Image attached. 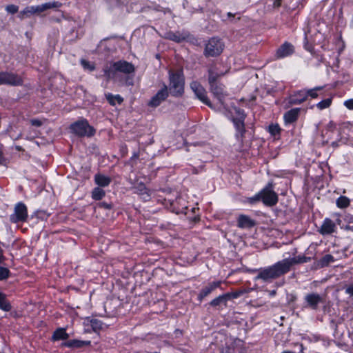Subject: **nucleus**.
Here are the masks:
<instances>
[{"label": "nucleus", "instance_id": "e2e57ef3", "mask_svg": "<svg viewBox=\"0 0 353 353\" xmlns=\"http://www.w3.org/2000/svg\"><path fill=\"white\" fill-rule=\"evenodd\" d=\"M352 26H353V20H352Z\"/></svg>", "mask_w": 353, "mask_h": 353}, {"label": "nucleus", "instance_id": "37998d69", "mask_svg": "<svg viewBox=\"0 0 353 353\" xmlns=\"http://www.w3.org/2000/svg\"><path fill=\"white\" fill-rule=\"evenodd\" d=\"M305 48L306 50L310 52L313 50V46L309 43L307 33H305Z\"/></svg>", "mask_w": 353, "mask_h": 353}, {"label": "nucleus", "instance_id": "603ef678", "mask_svg": "<svg viewBox=\"0 0 353 353\" xmlns=\"http://www.w3.org/2000/svg\"><path fill=\"white\" fill-rule=\"evenodd\" d=\"M232 350V347H230V346H226L225 348L223 350L221 353H231Z\"/></svg>", "mask_w": 353, "mask_h": 353}, {"label": "nucleus", "instance_id": "423d86ee", "mask_svg": "<svg viewBox=\"0 0 353 353\" xmlns=\"http://www.w3.org/2000/svg\"><path fill=\"white\" fill-rule=\"evenodd\" d=\"M28 208L26 205L22 203H17L14 208V212L10 216V221L13 223H23L28 219Z\"/></svg>", "mask_w": 353, "mask_h": 353}, {"label": "nucleus", "instance_id": "f704fd0d", "mask_svg": "<svg viewBox=\"0 0 353 353\" xmlns=\"http://www.w3.org/2000/svg\"><path fill=\"white\" fill-rule=\"evenodd\" d=\"M10 276V271L8 268L0 265V281L8 279Z\"/></svg>", "mask_w": 353, "mask_h": 353}, {"label": "nucleus", "instance_id": "09e8293b", "mask_svg": "<svg viewBox=\"0 0 353 353\" xmlns=\"http://www.w3.org/2000/svg\"><path fill=\"white\" fill-rule=\"evenodd\" d=\"M99 206L100 208H103L108 209V210H110L112 208V205L111 203H108L106 202L99 203Z\"/></svg>", "mask_w": 353, "mask_h": 353}, {"label": "nucleus", "instance_id": "ddd939ff", "mask_svg": "<svg viewBox=\"0 0 353 353\" xmlns=\"http://www.w3.org/2000/svg\"><path fill=\"white\" fill-rule=\"evenodd\" d=\"M220 63H213L209 66L208 72V82L217 81L218 79L224 76L227 73L226 71H223L220 68Z\"/></svg>", "mask_w": 353, "mask_h": 353}, {"label": "nucleus", "instance_id": "dca6fc26", "mask_svg": "<svg viewBox=\"0 0 353 353\" xmlns=\"http://www.w3.org/2000/svg\"><path fill=\"white\" fill-rule=\"evenodd\" d=\"M221 285V281H213L205 286L198 294V299L201 301Z\"/></svg>", "mask_w": 353, "mask_h": 353}, {"label": "nucleus", "instance_id": "6e6552de", "mask_svg": "<svg viewBox=\"0 0 353 353\" xmlns=\"http://www.w3.org/2000/svg\"><path fill=\"white\" fill-rule=\"evenodd\" d=\"M23 83L22 77L17 74L10 72H0V85L19 86L22 85Z\"/></svg>", "mask_w": 353, "mask_h": 353}, {"label": "nucleus", "instance_id": "7ed1b4c3", "mask_svg": "<svg viewBox=\"0 0 353 353\" xmlns=\"http://www.w3.org/2000/svg\"><path fill=\"white\" fill-rule=\"evenodd\" d=\"M70 129L72 132L78 137H90L94 135L95 129L90 125L88 121L85 119L79 120L71 124Z\"/></svg>", "mask_w": 353, "mask_h": 353}, {"label": "nucleus", "instance_id": "72a5a7b5", "mask_svg": "<svg viewBox=\"0 0 353 353\" xmlns=\"http://www.w3.org/2000/svg\"><path fill=\"white\" fill-rule=\"evenodd\" d=\"M332 100L331 98H327L318 103L316 105V106L317 107L318 109L322 110L323 109L329 108L332 104Z\"/></svg>", "mask_w": 353, "mask_h": 353}, {"label": "nucleus", "instance_id": "393cba45", "mask_svg": "<svg viewBox=\"0 0 353 353\" xmlns=\"http://www.w3.org/2000/svg\"><path fill=\"white\" fill-rule=\"evenodd\" d=\"M69 338V334L64 328L57 329L52 336V341H56L59 340H66Z\"/></svg>", "mask_w": 353, "mask_h": 353}, {"label": "nucleus", "instance_id": "b1692460", "mask_svg": "<svg viewBox=\"0 0 353 353\" xmlns=\"http://www.w3.org/2000/svg\"><path fill=\"white\" fill-rule=\"evenodd\" d=\"M111 181L112 179L110 177L106 176L103 174H97L94 176V182L100 187L108 186Z\"/></svg>", "mask_w": 353, "mask_h": 353}, {"label": "nucleus", "instance_id": "2eb2a0df", "mask_svg": "<svg viewBox=\"0 0 353 353\" xmlns=\"http://www.w3.org/2000/svg\"><path fill=\"white\" fill-rule=\"evenodd\" d=\"M305 302L307 303V307L316 310L318 309V305L320 303L323 302V299L319 294L310 293L305 296Z\"/></svg>", "mask_w": 353, "mask_h": 353}, {"label": "nucleus", "instance_id": "4d7b16f0", "mask_svg": "<svg viewBox=\"0 0 353 353\" xmlns=\"http://www.w3.org/2000/svg\"><path fill=\"white\" fill-rule=\"evenodd\" d=\"M276 290H271V291H269V294L271 296H273L276 294Z\"/></svg>", "mask_w": 353, "mask_h": 353}, {"label": "nucleus", "instance_id": "bb28decb", "mask_svg": "<svg viewBox=\"0 0 353 353\" xmlns=\"http://www.w3.org/2000/svg\"><path fill=\"white\" fill-rule=\"evenodd\" d=\"M228 296H227L226 294L220 295L218 297L212 300L210 303V305L212 307H216L222 303L226 305L227 301H228Z\"/></svg>", "mask_w": 353, "mask_h": 353}, {"label": "nucleus", "instance_id": "5701e85b", "mask_svg": "<svg viewBox=\"0 0 353 353\" xmlns=\"http://www.w3.org/2000/svg\"><path fill=\"white\" fill-rule=\"evenodd\" d=\"M310 261V257H306L304 256H298L294 257V258L285 259L283 260V262L287 263V265H288V272H289L291 269V267L293 265L307 263Z\"/></svg>", "mask_w": 353, "mask_h": 353}, {"label": "nucleus", "instance_id": "20e7f679", "mask_svg": "<svg viewBox=\"0 0 353 353\" xmlns=\"http://www.w3.org/2000/svg\"><path fill=\"white\" fill-rule=\"evenodd\" d=\"M224 45L221 39L212 37L205 44L203 54L206 57H214L221 54L223 50Z\"/></svg>", "mask_w": 353, "mask_h": 353}, {"label": "nucleus", "instance_id": "c9c22d12", "mask_svg": "<svg viewBox=\"0 0 353 353\" xmlns=\"http://www.w3.org/2000/svg\"><path fill=\"white\" fill-rule=\"evenodd\" d=\"M322 89H323V87L319 86V87H315L312 89L306 90L307 98L309 96L313 99L316 98L318 97L317 92L319 90H321Z\"/></svg>", "mask_w": 353, "mask_h": 353}, {"label": "nucleus", "instance_id": "473e14b6", "mask_svg": "<svg viewBox=\"0 0 353 353\" xmlns=\"http://www.w3.org/2000/svg\"><path fill=\"white\" fill-rule=\"evenodd\" d=\"M334 259L332 255L326 254L320 259L319 263L321 267H325L327 266L330 263L334 262Z\"/></svg>", "mask_w": 353, "mask_h": 353}, {"label": "nucleus", "instance_id": "3c124183", "mask_svg": "<svg viewBox=\"0 0 353 353\" xmlns=\"http://www.w3.org/2000/svg\"><path fill=\"white\" fill-rule=\"evenodd\" d=\"M273 6L274 8H279L281 6V0H274Z\"/></svg>", "mask_w": 353, "mask_h": 353}, {"label": "nucleus", "instance_id": "6ab92c4d", "mask_svg": "<svg viewBox=\"0 0 353 353\" xmlns=\"http://www.w3.org/2000/svg\"><path fill=\"white\" fill-rule=\"evenodd\" d=\"M307 99L306 90H302L295 92L289 97V103L290 105H298L304 102Z\"/></svg>", "mask_w": 353, "mask_h": 353}, {"label": "nucleus", "instance_id": "f3484780", "mask_svg": "<svg viewBox=\"0 0 353 353\" xmlns=\"http://www.w3.org/2000/svg\"><path fill=\"white\" fill-rule=\"evenodd\" d=\"M255 220L245 214H240L237 218V226L241 229H250L255 226Z\"/></svg>", "mask_w": 353, "mask_h": 353}, {"label": "nucleus", "instance_id": "4be33fe9", "mask_svg": "<svg viewBox=\"0 0 353 353\" xmlns=\"http://www.w3.org/2000/svg\"><path fill=\"white\" fill-rule=\"evenodd\" d=\"M300 108H293L284 114L283 118L286 123H292L295 122L299 117Z\"/></svg>", "mask_w": 353, "mask_h": 353}, {"label": "nucleus", "instance_id": "680f3d73", "mask_svg": "<svg viewBox=\"0 0 353 353\" xmlns=\"http://www.w3.org/2000/svg\"><path fill=\"white\" fill-rule=\"evenodd\" d=\"M255 99V97H252V100L254 101Z\"/></svg>", "mask_w": 353, "mask_h": 353}, {"label": "nucleus", "instance_id": "9b49d317", "mask_svg": "<svg viewBox=\"0 0 353 353\" xmlns=\"http://www.w3.org/2000/svg\"><path fill=\"white\" fill-rule=\"evenodd\" d=\"M112 69L115 72H121L125 74H130L135 71L134 65L124 60L114 62L112 65Z\"/></svg>", "mask_w": 353, "mask_h": 353}, {"label": "nucleus", "instance_id": "8fccbe9b", "mask_svg": "<svg viewBox=\"0 0 353 353\" xmlns=\"http://www.w3.org/2000/svg\"><path fill=\"white\" fill-rule=\"evenodd\" d=\"M6 163V159L3 156V153L0 149V165H3Z\"/></svg>", "mask_w": 353, "mask_h": 353}, {"label": "nucleus", "instance_id": "1a4fd4ad", "mask_svg": "<svg viewBox=\"0 0 353 353\" xmlns=\"http://www.w3.org/2000/svg\"><path fill=\"white\" fill-rule=\"evenodd\" d=\"M190 88L198 99L210 108H213V105L207 96L205 89L199 81H194L191 82Z\"/></svg>", "mask_w": 353, "mask_h": 353}, {"label": "nucleus", "instance_id": "e433bc0d", "mask_svg": "<svg viewBox=\"0 0 353 353\" xmlns=\"http://www.w3.org/2000/svg\"><path fill=\"white\" fill-rule=\"evenodd\" d=\"M102 322L97 319L90 321V325L94 332L102 329Z\"/></svg>", "mask_w": 353, "mask_h": 353}, {"label": "nucleus", "instance_id": "412c9836", "mask_svg": "<svg viewBox=\"0 0 353 353\" xmlns=\"http://www.w3.org/2000/svg\"><path fill=\"white\" fill-rule=\"evenodd\" d=\"M244 120L245 119H232V121L236 130V137H237V139H239L241 141L245 137V133L246 132Z\"/></svg>", "mask_w": 353, "mask_h": 353}, {"label": "nucleus", "instance_id": "a878e982", "mask_svg": "<svg viewBox=\"0 0 353 353\" xmlns=\"http://www.w3.org/2000/svg\"><path fill=\"white\" fill-rule=\"evenodd\" d=\"M0 309L5 312H10L12 310V305L7 299L6 295L0 292Z\"/></svg>", "mask_w": 353, "mask_h": 353}, {"label": "nucleus", "instance_id": "4468645a", "mask_svg": "<svg viewBox=\"0 0 353 353\" xmlns=\"http://www.w3.org/2000/svg\"><path fill=\"white\" fill-rule=\"evenodd\" d=\"M294 52V47L289 42H285L276 52V57L278 59H282L292 55Z\"/></svg>", "mask_w": 353, "mask_h": 353}, {"label": "nucleus", "instance_id": "de8ad7c7", "mask_svg": "<svg viewBox=\"0 0 353 353\" xmlns=\"http://www.w3.org/2000/svg\"><path fill=\"white\" fill-rule=\"evenodd\" d=\"M344 105L349 110H353V99H349L344 102Z\"/></svg>", "mask_w": 353, "mask_h": 353}, {"label": "nucleus", "instance_id": "aec40b11", "mask_svg": "<svg viewBox=\"0 0 353 353\" xmlns=\"http://www.w3.org/2000/svg\"><path fill=\"white\" fill-rule=\"evenodd\" d=\"M90 341H81L77 339L69 340L63 342L61 345L71 348H81L84 346L90 345Z\"/></svg>", "mask_w": 353, "mask_h": 353}, {"label": "nucleus", "instance_id": "7c9ffc66", "mask_svg": "<svg viewBox=\"0 0 353 353\" xmlns=\"http://www.w3.org/2000/svg\"><path fill=\"white\" fill-rule=\"evenodd\" d=\"M167 38L171 41L180 43L185 39V37L180 34L179 32H168L167 34Z\"/></svg>", "mask_w": 353, "mask_h": 353}, {"label": "nucleus", "instance_id": "bf43d9fd", "mask_svg": "<svg viewBox=\"0 0 353 353\" xmlns=\"http://www.w3.org/2000/svg\"><path fill=\"white\" fill-rule=\"evenodd\" d=\"M228 16L229 17H234V14H233L232 13H231V12H228Z\"/></svg>", "mask_w": 353, "mask_h": 353}, {"label": "nucleus", "instance_id": "4c0bfd02", "mask_svg": "<svg viewBox=\"0 0 353 353\" xmlns=\"http://www.w3.org/2000/svg\"><path fill=\"white\" fill-rule=\"evenodd\" d=\"M268 131L272 135L276 136L280 134L281 128L278 124H271L269 125Z\"/></svg>", "mask_w": 353, "mask_h": 353}, {"label": "nucleus", "instance_id": "864d4df0", "mask_svg": "<svg viewBox=\"0 0 353 353\" xmlns=\"http://www.w3.org/2000/svg\"><path fill=\"white\" fill-rule=\"evenodd\" d=\"M301 350L300 352H295L293 351L285 350V351H283L281 353H302L303 352V346L302 344L301 345Z\"/></svg>", "mask_w": 353, "mask_h": 353}, {"label": "nucleus", "instance_id": "79ce46f5", "mask_svg": "<svg viewBox=\"0 0 353 353\" xmlns=\"http://www.w3.org/2000/svg\"><path fill=\"white\" fill-rule=\"evenodd\" d=\"M345 293L353 300V283L345 286Z\"/></svg>", "mask_w": 353, "mask_h": 353}, {"label": "nucleus", "instance_id": "a19ab883", "mask_svg": "<svg viewBox=\"0 0 353 353\" xmlns=\"http://www.w3.org/2000/svg\"><path fill=\"white\" fill-rule=\"evenodd\" d=\"M261 200V191L258 194L254 195V196L248 199L249 203L251 204H254Z\"/></svg>", "mask_w": 353, "mask_h": 353}, {"label": "nucleus", "instance_id": "f8f14e48", "mask_svg": "<svg viewBox=\"0 0 353 353\" xmlns=\"http://www.w3.org/2000/svg\"><path fill=\"white\" fill-rule=\"evenodd\" d=\"M169 96L168 86L163 84V88L154 95L148 102V105L152 108L158 107Z\"/></svg>", "mask_w": 353, "mask_h": 353}, {"label": "nucleus", "instance_id": "a18cd8bd", "mask_svg": "<svg viewBox=\"0 0 353 353\" xmlns=\"http://www.w3.org/2000/svg\"><path fill=\"white\" fill-rule=\"evenodd\" d=\"M335 128L336 123L332 121H330L326 125V129L332 132L334 131Z\"/></svg>", "mask_w": 353, "mask_h": 353}, {"label": "nucleus", "instance_id": "9d476101", "mask_svg": "<svg viewBox=\"0 0 353 353\" xmlns=\"http://www.w3.org/2000/svg\"><path fill=\"white\" fill-rule=\"evenodd\" d=\"M210 85V92L212 93L214 97L218 99L219 103L223 105L224 100L228 96L227 92L225 90V86L223 84L219 83L218 81L208 82Z\"/></svg>", "mask_w": 353, "mask_h": 353}, {"label": "nucleus", "instance_id": "5fc2aeb1", "mask_svg": "<svg viewBox=\"0 0 353 353\" xmlns=\"http://www.w3.org/2000/svg\"><path fill=\"white\" fill-rule=\"evenodd\" d=\"M105 74L108 77L110 78V76H111V71L110 70H105Z\"/></svg>", "mask_w": 353, "mask_h": 353}, {"label": "nucleus", "instance_id": "c756f323", "mask_svg": "<svg viewBox=\"0 0 353 353\" xmlns=\"http://www.w3.org/2000/svg\"><path fill=\"white\" fill-rule=\"evenodd\" d=\"M336 204L339 208H346L350 205V200L347 196H341L336 199Z\"/></svg>", "mask_w": 353, "mask_h": 353}, {"label": "nucleus", "instance_id": "f257e3e1", "mask_svg": "<svg viewBox=\"0 0 353 353\" xmlns=\"http://www.w3.org/2000/svg\"><path fill=\"white\" fill-rule=\"evenodd\" d=\"M288 272V265L287 263H284L283 260H281L271 266L259 270L256 279H261L265 282H270Z\"/></svg>", "mask_w": 353, "mask_h": 353}, {"label": "nucleus", "instance_id": "c03bdc74", "mask_svg": "<svg viewBox=\"0 0 353 353\" xmlns=\"http://www.w3.org/2000/svg\"><path fill=\"white\" fill-rule=\"evenodd\" d=\"M81 64L85 68H88L90 71L94 70L95 68L94 65H90V63L85 60H82Z\"/></svg>", "mask_w": 353, "mask_h": 353}, {"label": "nucleus", "instance_id": "39448f33", "mask_svg": "<svg viewBox=\"0 0 353 353\" xmlns=\"http://www.w3.org/2000/svg\"><path fill=\"white\" fill-rule=\"evenodd\" d=\"M61 3L58 1L48 2L37 6L26 7L23 11L20 12L19 17L23 19L24 16H30L35 13H40L48 9L60 7Z\"/></svg>", "mask_w": 353, "mask_h": 353}, {"label": "nucleus", "instance_id": "f03ea898", "mask_svg": "<svg viewBox=\"0 0 353 353\" xmlns=\"http://www.w3.org/2000/svg\"><path fill=\"white\" fill-rule=\"evenodd\" d=\"M169 87L171 94L174 97H181L184 93L185 78L182 69L176 72L169 71Z\"/></svg>", "mask_w": 353, "mask_h": 353}, {"label": "nucleus", "instance_id": "ea45409f", "mask_svg": "<svg viewBox=\"0 0 353 353\" xmlns=\"http://www.w3.org/2000/svg\"><path fill=\"white\" fill-rule=\"evenodd\" d=\"M6 10L9 13L15 14L18 12L19 7L16 5L10 4L6 6Z\"/></svg>", "mask_w": 353, "mask_h": 353}, {"label": "nucleus", "instance_id": "0eeeda50", "mask_svg": "<svg viewBox=\"0 0 353 353\" xmlns=\"http://www.w3.org/2000/svg\"><path fill=\"white\" fill-rule=\"evenodd\" d=\"M273 185L269 183L265 188L261 190V201L267 206H274L278 202V195L272 190Z\"/></svg>", "mask_w": 353, "mask_h": 353}, {"label": "nucleus", "instance_id": "2f4dec72", "mask_svg": "<svg viewBox=\"0 0 353 353\" xmlns=\"http://www.w3.org/2000/svg\"><path fill=\"white\" fill-rule=\"evenodd\" d=\"M248 292V291L245 289H240L234 292L226 293V294L227 296H229L228 299L230 300L232 299H237Z\"/></svg>", "mask_w": 353, "mask_h": 353}, {"label": "nucleus", "instance_id": "49530a36", "mask_svg": "<svg viewBox=\"0 0 353 353\" xmlns=\"http://www.w3.org/2000/svg\"><path fill=\"white\" fill-rule=\"evenodd\" d=\"M30 122L32 125L37 127H40L43 124L41 121L37 119H31Z\"/></svg>", "mask_w": 353, "mask_h": 353}, {"label": "nucleus", "instance_id": "cd10ccee", "mask_svg": "<svg viewBox=\"0 0 353 353\" xmlns=\"http://www.w3.org/2000/svg\"><path fill=\"white\" fill-rule=\"evenodd\" d=\"M105 97L108 103L112 105H114L116 102L118 104H121L123 101V99L119 94L113 95L110 93H108L105 94Z\"/></svg>", "mask_w": 353, "mask_h": 353}, {"label": "nucleus", "instance_id": "052dcab7", "mask_svg": "<svg viewBox=\"0 0 353 353\" xmlns=\"http://www.w3.org/2000/svg\"><path fill=\"white\" fill-rule=\"evenodd\" d=\"M349 222L350 223H353V217L350 218Z\"/></svg>", "mask_w": 353, "mask_h": 353}, {"label": "nucleus", "instance_id": "58836bf2", "mask_svg": "<svg viewBox=\"0 0 353 353\" xmlns=\"http://www.w3.org/2000/svg\"><path fill=\"white\" fill-rule=\"evenodd\" d=\"M234 110L235 113L236 114V115L238 116V117L233 118L232 119H245L246 114H245L243 110H242L239 108H237V107H234Z\"/></svg>", "mask_w": 353, "mask_h": 353}, {"label": "nucleus", "instance_id": "6e6d98bb", "mask_svg": "<svg viewBox=\"0 0 353 353\" xmlns=\"http://www.w3.org/2000/svg\"><path fill=\"white\" fill-rule=\"evenodd\" d=\"M15 149L17 151H23L24 150L23 149V148L20 145H16L15 146Z\"/></svg>", "mask_w": 353, "mask_h": 353}, {"label": "nucleus", "instance_id": "a211bd4d", "mask_svg": "<svg viewBox=\"0 0 353 353\" xmlns=\"http://www.w3.org/2000/svg\"><path fill=\"white\" fill-rule=\"evenodd\" d=\"M336 231L335 223L329 218H325L321 226L319 232L322 235H328L334 233Z\"/></svg>", "mask_w": 353, "mask_h": 353}, {"label": "nucleus", "instance_id": "13d9d810", "mask_svg": "<svg viewBox=\"0 0 353 353\" xmlns=\"http://www.w3.org/2000/svg\"><path fill=\"white\" fill-rule=\"evenodd\" d=\"M345 228H346V230H353V227H352L350 225H346Z\"/></svg>", "mask_w": 353, "mask_h": 353}, {"label": "nucleus", "instance_id": "c85d7f7f", "mask_svg": "<svg viewBox=\"0 0 353 353\" xmlns=\"http://www.w3.org/2000/svg\"><path fill=\"white\" fill-rule=\"evenodd\" d=\"M105 195V192L99 187L94 188L92 191V198L95 201L101 200Z\"/></svg>", "mask_w": 353, "mask_h": 353}]
</instances>
